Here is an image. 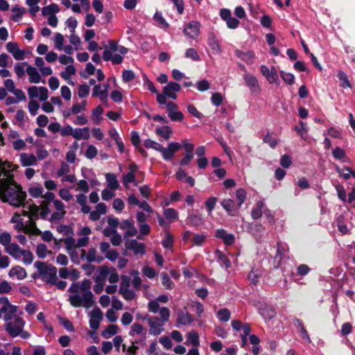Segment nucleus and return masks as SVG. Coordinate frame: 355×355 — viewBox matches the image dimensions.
Instances as JSON below:
<instances>
[{"label": "nucleus", "instance_id": "obj_1", "mask_svg": "<svg viewBox=\"0 0 355 355\" xmlns=\"http://www.w3.org/2000/svg\"><path fill=\"white\" fill-rule=\"evenodd\" d=\"M17 168L11 162L0 160V199L12 206L20 207L24 205L26 193L14 181L10 174Z\"/></svg>", "mask_w": 355, "mask_h": 355}, {"label": "nucleus", "instance_id": "obj_2", "mask_svg": "<svg viewBox=\"0 0 355 355\" xmlns=\"http://www.w3.org/2000/svg\"><path fill=\"white\" fill-rule=\"evenodd\" d=\"M91 287L92 282L89 279L72 284L68 289L71 293L69 296L70 304L74 307L90 308L94 303Z\"/></svg>", "mask_w": 355, "mask_h": 355}, {"label": "nucleus", "instance_id": "obj_3", "mask_svg": "<svg viewBox=\"0 0 355 355\" xmlns=\"http://www.w3.org/2000/svg\"><path fill=\"white\" fill-rule=\"evenodd\" d=\"M170 311L167 307L160 309V317L146 315L142 319L146 320L148 327V332L153 336H159L164 331V324L168 321Z\"/></svg>", "mask_w": 355, "mask_h": 355}, {"label": "nucleus", "instance_id": "obj_4", "mask_svg": "<svg viewBox=\"0 0 355 355\" xmlns=\"http://www.w3.org/2000/svg\"><path fill=\"white\" fill-rule=\"evenodd\" d=\"M22 311H19L18 314L10 319L6 320L3 325L6 331L13 338L20 336L22 339H28L31 337V334L24 330L26 324L25 320L21 317Z\"/></svg>", "mask_w": 355, "mask_h": 355}, {"label": "nucleus", "instance_id": "obj_5", "mask_svg": "<svg viewBox=\"0 0 355 355\" xmlns=\"http://www.w3.org/2000/svg\"><path fill=\"white\" fill-rule=\"evenodd\" d=\"M127 52V48L119 45L114 41H110L108 48L103 51V58L106 61H111L114 64H120L123 60L122 55Z\"/></svg>", "mask_w": 355, "mask_h": 355}, {"label": "nucleus", "instance_id": "obj_6", "mask_svg": "<svg viewBox=\"0 0 355 355\" xmlns=\"http://www.w3.org/2000/svg\"><path fill=\"white\" fill-rule=\"evenodd\" d=\"M10 223H14V228L17 232H23L26 234H38L40 233L39 229L37 228L35 223H29L25 225L21 218V215L17 212L15 213L10 218Z\"/></svg>", "mask_w": 355, "mask_h": 355}, {"label": "nucleus", "instance_id": "obj_7", "mask_svg": "<svg viewBox=\"0 0 355 355\" xmlns=\"http://www.w3.org/2000/svg\"><path fill=\"white\" fill-rule=\"evenodd\" d=\"M19 307L9 300L7 297H0V319L3 320L12 319L18 314Z\"/></svg>", "mask_w": 355, "mask_h": 355}, {"label": "nucleus", "instance_id": "obj_8", "mask_svg": "<svg viewBox=\"0 0 355 355\" xmlns=\"http://www.w3.org/2000/svg\"><path fill=\"white\" fill-rule=\"evenodd\" d=\"M34 266L37 269L43 281L51 284L55 282L57 274L55 267L47 266L45 263L42 261H35Z\"/></svg>", "mask_w": 355, "mask_h": 355}, {"label": "nucleus", "instance_id": "obj_9", "mask_svg": "<svg viewBox=\"0 0 355 355\" xmlns=\"http://www.w3.org/2000/svg\"><path fill=\"white\" fill-rule=\"evenodd\" d=\"M27 92L30 99L38 98L40 101H45L49 98V90L45 87L32 86Z\"/></svg>", "mask_w": 355, "mask_h": 355}, {"label": "nucleus", "instance_id": "obj_10", "mask_svg": "<svg viewBox=\"0 0 355 355\" xmlns=\"http://www.w3.org/2000/svg\"><path fill=\"white\" fill-rule=\"evenodd\" d=\"M260 69L262 75L266 78L267 81L270 84H279L278 74L275 67L272 66L269 68L263 64L261 65Z\"/></svg>", "mask_w": 355, "mask_h": 355}, {"label": "nucleus", "instance_id": "obj_11", "mask_svg": "<svg viewBox=\"0 0 355 355\" xmlns=\"http://www.w3.org/2000/svg\"><path fill=\"white\" fill-rule=\"evenodd\" d=\"M81 258L86 259L89 263H101L104 260V257L98 254L94 248H89L87 251L83 250Z\"/></svg>", "mask_w": 355, "mask_h": 355}, {"label": "nucleus", "instance_id": "obj_12", "mask_svg": "<svg viewBox=\"0 0 355 355\" xmlns=\"http://www.w3.org/2000/svg\"><path fill=\"white\" fill-rule=\"evenodd\" d=\"M181 144L178 142H170L167 148L162 146L159 153H162V157L165 160H170L173 157L175 152L181 148Z\"/></svg>", "mask_w": 355, "mask_h": 355}, {"label": "nucleus", "instance_id": "obj_13", "mask_svg": "<svg viewBox=\"0 0 355 355\" xmlns=\"http://www.w3.org/2000/svg\"><path fill=\"white\" fill-rule=\"evenodd\" d=\"M89 317L90 327L94 330L98 329L103 317L101 310L98 307L94 308L89 312Z\"/></svg>", "mask_w": 355, "mask_h": 355}, {"label": "nucleus", "instance_id": "obj_14", "mask_svg": "<svg viewBox=\"0 0 355 355\" xmlns=\"http://www.w3.org/2000/svg\"><path fill=\"white\" fill-rule=\"evenodd\" d=\"M6 49L16 60H22L25 58L26 52L19 49L17 43L9 42L6 44Z\"/></svg>", "mask_w": 355, "mask_h": 355}, {"label": "nucleus", "instance_id": "obj_15", "mask_svg": "<svg viewBox=\"0 0 355 355\" xmlns=\"http://www.w3.org/2000/svg\"><path fill=\"white\" fill-rule=\"evenodd\" d=\"M255 306L257 308L260 315L265 320H270L275 316L276 313L275 309L266 303L259 302L257 304H255Z\"/></svg>", "mask_w": 355, "mask_h": 355}, {"label": "nucleus", "instance_id": "obj_16", "mask_svg": "<svg viewBox=\"0 0 355 355\" xmlns=\"http://www.w3.org/2000/svg\"><path fill=\"white\" fill-rule=\"evenodd\" d=\"M53 207L56 211L53 212L50 218L51 221L59 220L62 219L66 214L65 206L60 200H53Z\"/></svg>", "mask_w": 355, "mask_h": 355}, {"label": "nucleus", "instance_id": "obj_17", "mask_svg": "<svg viewBox=\"0 0 355 355\" xmlns=\"http://www.w3.org/2000/svg\"><path fill=\"white\" fill-rule=\"evenodd\" d=\"M243 80L245 81V85L249 87V89L252 93H260L261 88L259 85L258 80L254 76L249 73H245L243 74Z\"/></svg>", "mask_w": 355, "mask_h": 355}, {"label": "nucleus", "instance_id": "obj_18", "mask_svg": "<svg viewBox=\"0 0 355 355\" xmlns=\"http://www.w3.org/2000/svg\"><path fill=\"white\" fill-rule=\"evenodd\" d=\"M200 24L198 21L189 22L184 28V33L190 38L195 39L200 34Z\"/></svg>", "mask_w": 355, "mask_h": 355}, {"label": "nucleus", "instance_id": "obj_19", "mask_svg": "<svg viewBox=\"0 0 355 355\" xmlns=\"http://www.w3.org/2000/svg\"><path fill=\"white\" fill-rule=\"evenodd\" d=\"M138 167L135 164H132L129 166V172L123 175V183L126 188H128L129 183L133 182L137 185L138 182L135 180V176L138 171Z\"/></svg>", "mask_w": 355, "mask_h": 355}, {"label": "nucleus", "instance_id": "obj_20", "mask_svg": "<svg viewBox=\"0 0 355 355\" xmlns=\"http://www.w3.org/2000/svg\"><path fill=\"white\" fill-rule=\"evenodd\" d=\"M129 279L128 278L123 279L119 292L126 300H132L135 297V293L134 291L129 289Z\"/></svg>", "mask_w": 355, "mask_h": 355}, {"label": "nucleus", "instance_id": "obj_21", "mask_svg": "<svg viewBox=\"0 0 355 355\" xmlns=\"http://www.w3.org/2000/svg\"><path fill=\"white\" fill-rule=\"evenodd\" d=\"M180 89L181 87L180 84L175 82H170L163 87V93L170 98L176 99V94L180 92Z\"/></svg>", "mask_w": 355, "mask_h": 355}, {"label": "nucleus", "instance_id": "obj_22", "mask_svg": "<svg viewBox=\"0 0 355 355\" xmlns=\"http://www.w3.org/2000/svg\"><path fill=\"white\" fill-rule=\"evenodd\" d=\"M166 109L168 116L172 121H182L183 119V114L177 110V105L173 102L167 103Z\"/></svg>", "mask_w": 355, "mask_h": 355}, {"label": "nucleus", "instance_id": "obj_23", "mask_svg": "<svg viewBox=\"0 0 355 355\" xmlns=\"http://www.w3.org/2000/svg\"><path fill=\"white\" fill-rule=\"evenodd\" d=\"M125 247L128 250H132L135 254L143 255L145 254V245L137 242L135 239L127 241Z\"/></svg>", "mask_w": 355, "mask_h": 355}, {"label": "nucleus", "instance_id": "obj_24", "mask_svg": "<svg viewBox=\"0 0 355 355\" xmlns=\"http://www.w3.org/2000/svg\"><path fill=\"white\" fill-rule=\"evenodd\" d=\"M224 209L231 216H234L240 209L236 202L230 198L224 199L221 202Z\"/></svg>", "mask_w": 355, "mask_h": 355}, {"label": "nucleus", "instance_id": "obj_25", "mask_svg": "<svg viewBox=\"0 0 355 355\" xmlns=\"http://www.w3.org/2000/svg\"><path fill=\"white\" fill-rule=\"evenodd\" d=\"M19 162L24 167L35 166L37 165V157L32 153H22L19 155Z\"/></svg>", "mask_w": 355, "mask_h": 355}, {"label": "nucleus", "instance_id": "obj_26", "mask_svg": "<svg viewBox=\"0 0 355 355\" xmlns=\"http://www.w3.org/2000/svg\"><path fill=\"white\" fill-rule=\"evenodd\" d=\"M107 90L108 85L107 84L95 85L93 88L92 96L99 97L101 101L104 102L108 96Z\"/></svg>", "mask_w": 355, "mask_h": 355}, {"label": "nucleus", "instance_id": "obj_27", "mask_svg": "<svg viewBox=\"0 0 355 355\" xmlns=\"http://www.w3.org/2000/svg\"><path fill=\"white\" fill-rule=\"evenodd\" d=\"M76 73V69L73 64L67 66L64 69L60 72V76L65 80L69 85H74L72 80V76Z\"/></svg>", "mask_w": 355, "mask_h": 355}, {"label": "nucleus", "instance_id": "obj_28", "mask_svg": "<svg viewBox=\"0 0 355 355\" xmlns=\"http://www.w3.org/2000/svg\"><path fill=\"white\" fill-rule=\"evenodd\" d=\"M147 330L139 323H134L130 328V335L132 337L139 336L143 340L146 339Z\"/></svg>", "mask_w": 355, "mask_h": 355}, {"label": "nucleus", "instance_id": "obj_29", "mask_svg": "<svg viewBox=\"0 0 355 355\" xmlns=\"http://www.w3.org/2000/svg\"><path fill=\"white\" fill-rule=\"evenodd\" d=\"M8 276L11 278H16L18 280H22L26 278L27 272L21 266H15L10 269Z\"/></svg>", "mask_w": 355, "mask_h": 355}, {"label": "nucleus", "instance_id": "obj_30", "mask_svg": "<svg viewBox=\"0 0 355 355\" xmlns=\"http://www.w3.org/2000/svg\"><path fill=\"white\" fill-rule=\"evenodd\" d=\"M26 73L28 76V80L31 83L37 84L41 82L42 77L37 68L32 65H28L26 68Z\"/></svg>", "mask_w": 355, "mask_h": 355}, {"label": "nucleus", "instance_id": "obj_31", "mask_svg": "<svg viewBox=\"0 0 355 355\" xmlns=\"http://www.w3.org/2000/svg\"><path fill=\"white\" fill-rule=\"evenodd\" d=\"M120 228L123 230H125V232L124 234L125 238H128L131 236H134L137 234V230L135 227L133 223H132L129 220H124L120 223Z\"/></svg>", "mask_w": 355, "mask_h": 355}, {"label": "nucleus", "instance_id": "obj_32", "mask_svg": "<svg viewBox=\"0 0 355 355\" xmlns=\"http://www.w3.org/2000/svg\"><path fill=\"white\" fill-rule=\"evenodd\" d=\"M185 345H192L193 347L198 348L200 346V337L198 333L195 330H191L186 334Z\"/></svg>", "mask_w": 355, "mask_h": 355}, {"label": "nucleus", "instance_id": "obj_33", "mask_svg": "<svg viewBox=\"0 0 355 355\" xmlns=\"http://www.w3.org/2000/svg\"><path fill=\"white\" fill-rule=\"evenodd\" d=\"M40 207L32 205L28 207V211H22L24 216H27L29 218V223H35V220L37 219V216L40 214Z\"/></svg>", "mask_w": 355, "mask_h": 355}, {"label": "nucleus", "instance_id": "obj_34", "mask_svg": "<svg viewBox=\"0 0 355 355\" xmlns=\"http://www.w3.org/2000/svg\"><path fill=\"white\" fill-rule=\"evenodd\" d=\"M235 53L239 59L248 64H252L255 59V55L254 52L251 51L243 52L240 50H236Z\"/></svg>", "mask_w": 355, "mask_h": 355}, {"label": "nucleus", "instance_id": "obj_35", "mask_svg": "<svg viewBox=\"0 0 355 355\" xmlns=\"http://www.w3.org/2000/svg\"><path fill=\"white\" fill-rule=\"evenodd\" d=\"M193 321V316L188 312L179 311L177 317V323L180 325H189Z\"/></svg>", "mask_w": 355, "mask_h": 355}, {"label": "nucleus", "instance_id": "obj_36", "mask_svg": "<svg viewBox=\"0 0 355 355\" xmlns=\"http://www.w3.org/2000/svg\"><path fill=\"white\" fill-rule=\"evenodd\" d=\"M110 273V268L107 266H103L98 270V274L94 277L95 283H104L105 279Z\"/></svg>", "mask_w": 355, "mask_h": 355}, {"label": "nucleus", "instance_id": "obj_37", "mask_svg": "<svg viewBox=\"0 0 355 355\" xmlns=\"http://www.w3.org/2000/svg\"><path fill=\"white\" fill-rule=\"evenodd\" d=\"M4 250L8 254H10L14 259H19V254L21 253L22 249L16 243H11Z\"/></svg>", "mask_w": 355, "mask_h": 355}, {"label": "nucleus", "instance_id": "obj_38", "mask_svg": "<svg viewBox=\"0 0 355 355\" xmlns=\"http://www.w3.org/2000/svg\"><path fill=\"white\" fill-rule=\"evenodd\" d=\"M73 137L77 140L87 139L89 137V129L85 127L83 128H73Z\"/></svg>", "mask_w": 355, "mask_h": 355}, {"label": "nucleus", "instance_id": "obj_39", "mask_svg": "<svg viewBox=\"0 0 355 355\" xmlns=\"http://www.w3.org/2000/svg\"><path fill=\"white\" fill-rule=\"evenodd\" d=\"M216 236L221 239L226 245H232L234 242V236L232 234H227L223 230H218Z\"/></svg>", "mask_w": 355, "mask_h": 355}, {"label": "nucleus", "instance_id": "obj_40", "mask_svg": "<svg viewBox=\"0 0 355 355\" xmlns=\"http://www.w3.org/2000/svg\"><path fill=\"white\" fill-rule=\"evenodd\" d=\"M208 44L211 49L216 53H220L222 50L216 37L213 33L209 34L208 37Z\"/></svg>", "mask_w": 355, "mask_h": 355}, {"label": "nucleus", "instance_id": "obj_41", "mask_svg": "<svg viewBox=\"0 0 355 355\" xmlns=\"http://www.w3.org/2000/svg\"><path fill=\"white\" fill-rule=\"evenodd\" d=\"M155 132L164 140H168L171 137L173 130L168 125H164L160 128H157L155 130Z\"/></svg>", "mask_w": 355, "mask_h": 355}, {"label": "nucleus", "instance_id": "obj_42", "mask_svg": "<svg viewBox=\"0 0 355 355\" xmlns=\"http://www.w3.org/2000/svg\"><path fill=\"white\" fill-rule=\"evenodd\" d=\"M105 179L107 187L112 190H116L120 187L116 177L114 173H107L105 175Z\"/></svg>", "mask_w": 355, "mask_h": 355}, {"label": "nucleus", "instance_id": "obj_43", "mask_svg": "<svg viewBox=\"0 0 355 355\" xmlns=\"http://www.w3.org/2000/svg\"><path fill=\"white\" fill-rule=\"evenodd\" d=\"M103 108L101 105H98L92 111V119L95 124H99L102 120Z\"/></svg>", "mask_w": 355, "mask_h": 355}, {"label": "nucleus", "instance_id": "obj_44", "mask_svg": "<svg viewBox=\"0 0 355 355\" xmlns=\"http://www.w3.org/2000/svg\"><path fill=\"white\" fill-rule=\"evenodd\" d=\"M335 168L340 177L345 180H348L351 176H353V173H354V172L348 166L340 168L338 166H336Z\"/></svg>", "mask_w": 355, "mask_h": 355}, {"label": "nucleus", "instance_id": "obj_45", "mask_svg": "<svg viewBox=\"0 0 355 355\" xmlns=\"http://www.w3.org/2000/svg\"><path fill=\"white\" fill-rule=\"evenodd\" d=\"M19 260L21 261L26 265H29L33 261V254L31 251L22 249L19 254Z\"/></svg>", "mask_w": 355, "mask_h": 355}, {"label": "nucleus", "instance_id": "obj_46", "mask_svg": "<svg viewBox=\"0 0 355 355\" xmlns=\"http://www.w3.org/2000/svg\"><path fill=\"white\" fill-rule=\"evenodd\" d=\"M28 65H29V64L26 62L15 64L14 70L17 77L21 78L25 75L26 73V68L28 67Z\"/></svg>", "mask_w": 355, "mask_h": 355}, {"label": "nucleus", "instance_id": "obj_47", "mask_svg": "<svg viewBox=\"0 0 355 355\" xmlns=\"http://www.w3.org/2000/svg\"><path fill=\"white\" fill-rule=\"evenodd\" d=\"M78 148V144L74 143L69 147V151L66 154V159L69 163L73 164L76 158V150Z\"/></svg>", "mask_w": 355, "mask_h": 355}, {"label": "nucleus", "instance_id": "obj_48", "mask_svg": "<svg viewBox=\"0 0 355 355\" xmlns=\"http://www.w3.org/2000/svg\"><path fill=\"white\" fill-rule=\"evenodd\" d=\"M36 254L40 259L46 258L49 254H51V252L48 250L46 245L43 243L37 245L36 248Z\"/></svg>", "mask_w": 355, "mask_h": 355}, {"label": "nucleus", "instance_id": "obj_49", "mask_svg": "<svg viewBox=\"0 0 355 355\" xmlns=\"http://www.w3.org/2000/svg\"><path fill=\"white\" fill-rule=\"evenodd\" d=\"M118 331V326L110 324L105 330L101 332V336L105 338H110L115 335Z\"/></svg>", "mask_w": 355, "mask_h": 355}, {"label": "nucleus", "instance_id": "obj_50", "mask_svg": "<svg viewBox=\"0 0 355 355\" xmlns=\"http://www.w3.org/2000/svg\"><path fill=\"white\" fill-rule=\"evenodd\" d=\"M87 110V101H83L80 103H76L71 107V112L73 115L78 114Z\"/></svg>", "mask_w": 355, "mask_h": 355}, {"label": "nucleus", "instance_id": "obj_51", "mask_svg": "<svg viewBox=\"0 0 355 355\" xmlns=\"http://www.w3.org/2000/svg\"><path fill=\"white\" fill-rule=\"evenodd\" d=\"M60 11L58 6L55 3H51L49 6H45L42 10V14L44 16L47 15H55Z\"/></svg>", "mask_w": 355, "mask_h": 355}, {"label": "nucleus", "instance_id": "obj_52", "mask_svg": "<svg viewBox=\"0 0 355 355\" xmlns=\"http://www.w3.org/2000/svg\"><path fill=\"white\" fill-rule=\"evenodd\" d=\"M263 206L264 203L262 201L257 202L256 207L251 211V216L253 219H259L261 217Z\"/></svg>", "mask_w": 355, "mask_h": 355}, {"label": "nucleus", "instance_id": "obj_53", "mask_svg": "<svg viewBox=\"0 0 355 355\" xmlns=\"http://www.w3.org/2000/svg\"><path fill=\"white\" fill-rule=\"evenodd\" d=\"M247 196V193L245 189L240 188L236 191V204L239 207L243 204Z\"/></svg>", "mask_w": 355, "mask_h": 355}, {"label": "nucleus", "instance_id": "obj_54", "mask_svg": "<svg viewBox=\"0 0 355 355\" xmlns=\"http://www.w3.org/2000/svg\"><path fill=\"white\" fill-rule=\"evenodd\" d=\"M216 256L217 260L220 262L221 265L225 266L227 268L231 266L230 261L227 258V257L220 251H216Z\"/></svg>", "mask_w": 355, "mask_h": 355}, {"label": "nucleus", "instance_id": "obj_55", "mask_svg": "<svg viewBox=\"0 0 355 355\" xmlns=\"http://www.w3.org/2000/svg\"><path fill=\"white\" fill-rule=\"evenodd\" d=\"M216 316L220 321L227 322L230 319V311L227 309H221L217 313Z\"/></svg>", "mask_w": 355, "mask_h": 355}, {"label": "nucleus", "instance_id": "obj_56", "mask_svg": "<svg viewBox=\"0 0 355 355\" xmlns=\"http://www.w3.org/2000/svg\"><path fill=\"white\" fill-rule=\"evenodd\" d=\"M64 42V36L61 33H57L54 37L55 48L57 50L62 51Z\"/></svg>", "mask_w": 355, "mask_h": 355}, {"label": "nucleus", "instance_id": "obj_57", "mask_svg": "<svg viewBox=\"0 0 355 355\" xmlns=\"http://www.w3.org/2000/svg\"><path fill=\"white\" fill-rule=\"evenodd\" d=\"M164 214L166 219L169 220H175L178 219V213L173 208H167L164 210Z\"/></svg>", "mask_w": 355, "mask_h": 355}, {"label": "nucleus", "instance_id": "obj_58", "mask_svg": "<svg viewBox=\"0 0 355 355\" xmlns=\"http://www.w3.org/2000/svg\"><path fill=\"white\" fill-rule=\"evenodd\" d=\"M58 195L63 200L66 202H69L73 198V196L70 193L69 190L65 188L60 189L58 191Z\"/></svg>", "mask_w": 355, "mask_h": 355}, {"label": "nucleus", "instance_id": "obj_59", "mask_svg": "<svg viewBox=\"0 0 355 355\" xmlns=\"http://www.w3.org/2000/svg\"><path fill=\"white\" fill-rule=\"evenodd\" d=\"M43 191L44 189L40 186H34L28 189L30 196L35 198L42 196Z\"/></svg>", "mask_w": 355, "mask_h": 355}, {"label": "nucleus", "instance_id": "obj_60", "mask_svg": "<svg viewBox=\"0 0 355 355\" xmlns=\"http://www.w3.org/2000/svg\"><path fill=\"white\" fill-rule=\"evenodd\" d=\"M144 144L145 147H146L147 148H153L158 152H159V150L162 146V145H161L160 144L156 142L154 140L150 139H147L144 140Z\"/></svg>", "mask_w": 355, "mask_h": 355}, {"label": "nucleus", "instance_id": "obj_61", "mask_svg": "<svg viewBox=\"0 0 355 355\" xmlns=\"http://www.w3.org/2000/svg\"><path fill=\"white\" fill-rule=\"evenodd\" d=\"M154 19L157 22V25L162 28H167L168 24L166 21L162 14L157 12L154 15Z\"/></svg>", "mask_w": 355, "mask_h": 355}, {"label": "nucleus", "instance_id": "obj_62", "mask_svg": "<svg viewBox=\"0 0 355 355\" xmlns=\"http://www.w3.org/2000/svg\"><path fill=\"white\" fill-rule=\"evenodd\" d=\"M248 277L252 284L256 285L259 282L261 274L258 270L252 269L248 274Z\"/></svg>", "mask_w": 355, "mask_h": 355}, {"label": "nucleus", "instance_id": "obj_63", "mask_svg": "<svg viewBox=\"0 0 355 355\" xmlns=\"http://www.w3.org/2000/svg\"><path fill=\"white\" fill-rule=\"evenodd\" d=\"M280 76L282 80L287 84L291 85L294 84L295 76L293 74L285 72L284 71H280Z\"/></svg>", "mask_w": 355, "mask_h": 355}, {"label": "nucleus", "instance_id": "obj_64", "mask_svg": "<svg viewBox=\"0 0 355 355\" xmlns=\"http://www.w3.org/2000/svg\"><path fill=\"white\" fill-rule=\"evenodd\" d=\"M39 108H40V105L35 100L30 101V102L28 104V112L32 116H35L37 114V111H38Z\"/></svg>", "mask_w": 355, "mask_h": 355}]
</instances>
